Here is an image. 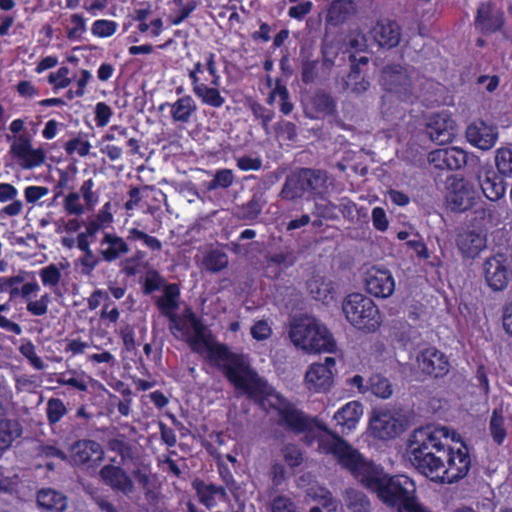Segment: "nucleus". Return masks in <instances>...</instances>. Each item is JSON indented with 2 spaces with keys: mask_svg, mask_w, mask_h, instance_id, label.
Here are the masks:
<instances>
[{
  "mask_svg": "<svg viewBox=\"0 0 512 512\" xmlns=\"http://www.w3.org/2000/svg\"><path fill=\"white\" fill-rule=\"evenodd\" d=\"M504 22V12L495 3H480L474 21L477 30L483 34L494 33L502 29Z\"/></svg>",
  "mask_w": 512,
  "mask_h": 512,
  "instance_id": "f8f14e48",
  "label": "nucleus"
},
{
  "mask_svg": "<svg viewBox=\"0 0 512 512\" xmlns=\"http://www.w3.org/2000/svg\"><path fill=\"white\" fill-rule=\"evenodd\" d=\"M281 452L284 461L289 467H297L302 463V453L297 446L293 444L285 445Z\"/></svg>",
  "mask_w": 512,
  "mask_h": 512,
  "instance_id": "603ef678",
  "label": "nucleus"
},
{
  "mask_svg": "<svg viewBox=\"0 0 512 512\" xmlns=\"http://www.w3.org/2000/svg\"><path fill=\"white\" fill-rule=\"evenodd\" d=\"M467 140L481 150H489L498 139L497 127L488 125L482 120L471 123L466 129Z\"/></svg>",
  "mask_w": 512,
  "mask_h": 512,
  "instance_id": "a211bd4d",
  "label": "nucleus"
},
{
  "mask_svg": "<svg viewBox=\"0 0 512 512\" xmlns=\"http://www.w3.org/2000/svg\"><path fill=\"white\" fill-rule=\"evenodd\" d=\"M353 2L350 0H336L330 5L326 20L332 25L344 22L353 12Z\"/></svg>",
  "mask_w": 512,
  "mask_h": 512,
  "instance_id": "72a5a7b5",
  "label": "nucleus"
},
{
  "mask_svg": "<svg viewBox=\"0 0 512 512\" xmlns=\"http://www.w3.org/2000/svg\"><path fill=\"white\" fill-rule=\"evenodd\" d=\"M368 391L383 399L389 398L393 392L389 380L380 375H374L370 378Z\"/></svg>",
  "mask_w": 512,
  "mask_h": 512,
  "instance_id": "79ce46f5",
  "label": "nucleus"
},
{
  "mask_svg": "<svg viewBox=\"0 0 512 512\" xmlns=\"http://www.w3.org/2000/svg\"><path fill=\"white\" fill-rule=\"evenodd\" d=\"M345 506L351 512H371L372 504L368 496L356 488H347L343 492Z\"/></svg>",
  "mask_w": 512,
  "mask_h": 512,
  "instance_id": "7c9ffc66",
  "label": "nucleus"
},
{
  "mask_svg": "<svg viewBox=\"0 0 512 512\" xmlns=\"http://www.w3.org/2000/svg\"><path fill=\"white\" fill-rule=\"evenodd\" d=\"M267 204L265 192L261 189L253 191L251 198L235 208V216L244 221H252L259 217Z\"/></svg>",
  "mask_w": 512,
  "mask_h": 512,
  "instance_id": "393cba45",
  "label": "nucleus"
},
{
  "mask_svg": "<svg viewBox=\"0 0 512 512\" xmlns=\"http://www.w3.org/2000/svg\"><path fill=\"white\" fill-rule=\"evenodd\" d=\"M330 184L325 170L301 168L287 176L280 195L289 201L302 198L305 194L309 198H323Z\"/></svg>",
  "mask_w": 512,
  "mask_h": 512,
  "instance_id": "20e7f679",
  "label": "nucleus"
},
{
  "mask_svg": "<svg viewBox=\"0 0 512 512\" xmlns=\"http://www.w3.org/2000/svg\"><path fill=\"white\" fill-rule=\"evenodd\" d=\"M94 182L92 179H88L83 182L80 187V192L83 196V199L89 209H92L95 204L98 202V196L95 192H93Z\"/></svg>",
  "mask_w": 512,
  "mask_h": 512,
  "instance_id": "680f3d73",
  "label": "nucleus"
},
{
  "mask_svg": "<svg viewBox=\"0 0 512 512\" xmlns=\"http://www.w3.org/2000/svg\"><path fill=\"white\" fill-rule=\"evenodd\" d=\"M250 110L252 111L255 119L261 121L262 128L264 129L267 135L270 134L269 124L273 120L275 113L273 110L266 108L258 102H252L250 105Z\"/></svg>",
  "mask_w": 512,
  "mask_h": 512,
  "instance_id": "c03bdc74",
  "label": "nucleus"
},
{
  "mask_svg": "<svg viewBox=\"0 0 512 512\" xmlns=\"http://www.w3.org/2000/svg\"><path fill=\"white\" fill-rule=\"evenodd\" d=\"M342 310L347 321L359 330L374 332L382 322L376 304L361 293L346 296L342 302Z\"/></svg>",
  "mask_w": 512,
  "mask_h": 512,
  "instance_id": "39448f33",
  "label": "nucleus"
},
{
  "mask_svg": "<svg viewBox=\"0 0 512 512\" xmlns=\"http://www.w3.org/2000/svg\"><path fill=\"white\" fill-rule=\"evenodd\" d=\"M90 148V143L80 138H74L65 144V150L68 154L77 152L81 157L87 156L89 154Z\"/></svg>",
  "mask_w": 512,
  "mask_h": 512,
  "instance_id": "052dcab7",
  "label": "nucleus"
},
{
  "mask_svg": "<svg viewBox=\"0 0 512 512\" xmlns=\"http://www.w3.org/2000/svg\"><path fill=\"white\" fill-rule=\"evenodd\" d=\"M308 289L311 296L318 301L330 302L333 299V286L321 277H314L308 282Z\"/></svg>",
  "mask_w": 512,
  "mask_h": 512,
  "instance_id": "e433bc0d",
  "label": "nucleus"
},
{
  "mask_svg": "<svg viewBox=\"0 0 512 512\" xmlns=\"http://www.w3.org/2000/svg\"><path fill=\"white\" fill-rule=\"evenodd\" d=\"M179 288L176 284H169L165 287L164 294L157 301V307L161 314L169 320H174L176 310L179 308Z\"/></svg>",
  "mask_w": 512,
  "mask_h": 512,
  "instance_id": "c756f323",
  "label": "nucleus"
},
{
  "mask_svg": "<svg viewBox=\"0 0 512 512\" xmlns=\"http://www.w3.org/2000/svg\"><path fill=\"white\" fill-rule=\"evenodd\" d=\"M117 23L110 20H96L92 25V33L98 37L112 36L117 30Z\"/></svg>",
  "mask_w": 512,
  "mask_h": 512,
  "instance_id": "3c124183",
  "label": "nucleus"
},
{
  "mask_svg": "<svg viewBox=\"0 0 512 512\" xmlns=\"http://www.w3.org/2000/svg\"><path fill=\"white\" fill-rule=\"evenodd\" d=\"M192 487L195 489L199 501L208 509L215 506L216 496H219L222 499L227 497V493L224 487L217 486L212 483H205L200 479H195L192 482Z\"/></svg>",
  "mask_w": 512,
  "mask_h": 512,
  "instance_id": "c85d7f7f",
  "label": "nucleus"
},
{
  "mask_svg": "<svg viewBox=\"0 0 512 512\" xmlns=\"http://www.w3.org/2000/svg\"><path fill=\"white\" fill-rule=\"evenodd\" d=\"M273 94H277L281 99L280 111L288 115L293 110V104L289 101V92L283 85L277 84L273 90Z\"/></svg>",
  "mask_w": 512,
  "mask_h": 512,
  "instance_id": "774afa93",
  "label": "nucleus"
},
{
  "mask_svg": "<svg viewBox=\"0 0 512 512\" xmlns=\"http://www.w3.org/2000/svg\"><path fill=\"white\" fill-rule=\"evenodd\" d=\"M236 164L242 171H257L262 167V160L259 157L244 155L236 159Z\"/></svg>",
  "mask_w": 512,
  "mask_h": 512,
  "instance_id": "e2e57ef3",
  "label": "nucleus"
},
{
  "mask_svg": "<svg viewBox=\"0 0 512 512\" xmlns=\"http://www.w3.org/2000/svg\"><path fill=\"white\" fill-rule=\"evenodd\" d=\"M363 414V406L358 401H351L344 405L334 415V420L338 426L342 427V432L350 431L355 428L360 417Z\"/></svg>",
  "mask_w": 512,
  "mask_h": 512,
  "instance_id": "cd10ccee",
  "label": "nucleus"
},
{
  "mask_svg": "<svg viewBox=\"0 0 512 512\" xmlns=\"http://www.w3.org/2000/svg\"><path fill=\"white\" fill-rule=\"evenodd\" d=\"M193 92L204 105L220 108L225 103V98L218 90V86H208L204 83H200L193 87Z\"/></svg>",
  "mask_w": 512,
  "mask_h": 512,
  "instance_id": "473e14b6",
  "label": "nucleus"
},
{
  "mask_svg": "<svg viewBox=\"0 0 512 512\" xmlns=\"http://www.w3.org/2000/svg\"><path fill=\"white\" fill-rule=\"evenodd\" d=\"M403 430V422L390 411L376 412L370 419L371 434L378 439L395 438Z\"/></svg>",
  "mask_w": 512,
  "mask_h": 512,
  "instance_id": "4468645a",
  "label": "nucleus"
},
{
  "mask_svg": "<svg viewBox=\"0 0 512 512\" xmlns=\"http://www.w3.org/2000/svg\"><path fill=\"white\" fill-rule=\"evenodd\" d=\"M130 252L128 243L115 233L105 232L100 241L98 254L108 263L117 261Z\"/></svg>",
  "mask_w": 512,
  "mask_h": 512,
  "instance_id": "5701e85b",
  "label": "nucleus"
},
{
  "mask_svg": "<svg viewBox=\"0 0 512 512\" xmlns=\"http://www.w3.org/2000/svg\"><path fill=\"white\" fill-rule=\"evenodd\" d=\"M228 264V255L224 251L217 248L208 250L202 259L203 267L211 273L222 271L228 266Z\"/></svg>",
  "mask_w": 512,
  "mask_h": 512,
  "instance_id": "c9c22d12",
  "label": "nucleus"
},
{
  "mask_svg": "<svg viewBox=\"0 0 512 512\" xmlns=\"http://www.w3.org/2000/svg\"><path fill=\"white\" fill-rule=\"evenodd\" d=\"M344 88L351 89L356 95L367 91L370 87L369 81L360 76L359 64H352L350 72L343 80Z\"/></svg>",
  "mask_w": 512,
  "mask_h": 512,
  "instance_id": "58836bf2",
  "label": "nucleus"
},
{
  "mask_svg": "<svg viewBox=\"0 0 512 512\" xmlns=\"http://www.w3.org/2000/svg\"><path fill=\"white\" fill-rule=\"evenodd\" d=\"M381 84L385 90L394 93L402 101H413L419 97L414 73L400 65H389L382 70Z\"/></svg>",
  "mask_w": 512,
  "mask_h": 512,
  "instance_id": "423d86ee",
  "label": "nucleus"
},
{
  "mask_svg": "<svg viewBox=\"0 0 512 512\" xmlns=\"http://www.w3.org/2000/svg\"><path fill=\"white\" fill-rule=\"evenodd\" d=\"M7 310H9V304H0V328L15 335H20L22 333L21 326L3 315V312Z\"/></svg>",
  "mask_w": 512,
  "mask_h": 512,
  "instance_id": "0e129e2a",
  "label": "nucleus"
},
{
  "mask_svg": "<svg viewBox=\"0 0 512 512\" xmlns=\"http://www.w3.org/2000/svg\"><path fill=\"white\" fill-rule=\"evenodd\" d=\"M289 337L295 346L307 352L332 353L336 350L332 334L310 316L295 318L290 324Z\"/></svg>",
  "mask_w": 512,
  "mask_h": 512,
  "instance_id": "7ed1b4c3",
  "label": "nucleus"
},
{
  "mask_svg": "<svg viewBox=\"0 0 512 512\" xmlns=\"http://www.w3.org/2000/svg\"><path fill=\"white\" fill-rule=\"evenodd\" d=\"M10 154L18 165L25 170L41 166L46 160V152L42 148L34 149L29 136L14 137L10 146Z\"/></svg>",
  "mask_w": 512,
  "mask_h": 512,
  "instance_id": "1a4fd4ad",
  "label": "nucleus"
},
{
  "mask_svg": "<svg viewBox=\"0 0 512 512\" xmlns=\"http://www.w3.org/2000/svg\"><path fill=\"white\" fill-rule=\"evenodd\" d=\"M489 432L493 441L497 445H501L504 442L507 436V429L505 426V417L502 407L495 408L492 411L489 421Z\"/></svg>",
  "mask_w": 512,
  "mask_h": 512,
  "instance_id": "f704fd0d",
  "label": "nucleus"
},
{
  "mask_svg": "<svg viewBox=\"0 0 512 512\" xmlns=\"http://www.w3.org/2000/svg\"><path fill=\"white\" fill-rule=\"evenodd\" d=\"M99 475L106 485L124 495H129L135 490L131 477L120 466L104 465L100 469Z\"/></svg>",
  "mask_w": 512,
  "mask_h": 512,
  "instance_id": "412c9836",
  "label": "nucleus"
},
{
  "mask_svg": "<svg viewBox=\"0 0 512 512\" xmlns=\"http://www.w3.org/2000/svg\"><path fill=\"white\" fill-rule=\"evenodd\" d=\"M271 512H296L295 503L286 495H277L270 502Z\"/></svg>",
  "mask_w": 512,
  "mask_h": 512,
  "instance_id": "5fc2aeb1",
  "label": "nucleus"
},
{
  "mask_svg": "<svg viewBox=\"0 0 512 512\" xmlns=\"http://www.w3.org/2000/svg\"><path fill=\"white\" fill-rule=\"evenodd\" d=\"M495 164L498 172L506 177H512V150L500 148L496 152Z\"/></svg>",
  "mask_w": 512,
  "mask_h": 512,
  "instance_id": "37998d69",
  "label": "nucleus"
},
{
  "mask_svg": "<svg viewBox=\"0 0 512 512\" xmlns=\"http://www.w3.org/2000/svg\"><path fill=\"white\" fill-rule=\"evenodd\" d=\"M20 352L22 353V355L24 357H26L29 362L31 363V365L36 368L37 370H42L44 369L45 365H44V362L42 361V359L36 354V351H35V346L31 343V342H28L26 344H23L21 347H20Z\"/></svg>",
  "mask_w": 512,
  "mask_h": 512,
  "instance_id": "bf43d9fd",
  "label": "nucleus"
},
{
  "mask_svg": "<svg viewBox=\"0 0 512 512\" xmlns=\"http://www.w3.org/2000/svg\"><path fill=\"white\" fill-rule=\"evenodd\" d=\"M44 286L55 288L61 280V271L55 264H50L39 271Z\"/></svg>",
  "mask_w": 512,
  "mask_h": 512,
  "instance_id": "49530a36",
  "label": "nucleus"
},
{
  "mask_svg": "<svg viewBox=\"0 0 512 512\" xmlns=\"http://www.w3.org/2000/svg\"><path fill=\"white\" fill-rule=\"evenodd\" d=\"M266 261L281 267L283 270L294 265L296 257L292 252H280L265 256Z\"/></svg>",
  "mask_w": 512,
  "mask_h": 512,
  "instance_id": "864d4df0",
  "label": "nucleus"
},
{
  "mask_svg": "<svg viewBox=\"0 0 512 512\" xmlns=\"http://www.w3.org/2000/svg\"><path fill=\"white\" fill-rule=\"evenodd\" d=\"M429 159L438 169L458 170L467 163L468 154L461 148L449 147L431 152Z\"/></svg>",
  "mask_w": 512,
  "mask_h": 512,
  "instance_id": "aec40b11",
  "label": "nucleus"
},
{
  "mask_svg": "<svg viewBox=\"0 0 512 512\" xmlns=\"http://www.w3.org/2000/svg\"><path fill=\"white\" fill-rule=\"evenodd\" d=\"M37 504L47 511L65 512L68 508V499L59 491L52 488H44L37 493Z\"/></svg>",
  "mask_w": 512,
  "mask_h": 512,
  "instance_id": "bb28decb",
  "label": "nucleus"
},
{
  "mask_svg": "<svg viewBox=\"0 0 512 512\" xmlns=\"http://www.w3.org/2000/svg\"><path fill=\"white\" fill-rule=\"evenodd\" d=\"M315 500L319 501L323 507L327 508L329 511H335L337 508V501L334 499L332 493L324 488L318 487L314 494Z\"/></svg>",
  "mask_w": 512,
  "mask_h": 512,
  "instance_id": "13d9d810",
  "label": "nucleus"
},
{
  "mask_svg": "<svg viewBox=\"0 0 512 512\" xmlns=\"http://www.w3.org/2000/svg\"><path fill=\"white\" fill-rule=\"evenodd\" d=\"M504 255L488 257L483 263V273L487 285L494 291H502L509 283V271Z\"/></svg>",
  "mask_w": 512,
  "mask_h": 512,
  "instance_id": "ddd939ff",
  "label": "nucleus"
},
{
  "mask_svg": "<svg viewBox=\"0 0 512 512\" xmlns=\"http://www.w3.org/2000/svg\"><path fill=\"white\" fill-rule=\"evenodd\" d=\"M69 68L61 67L55 73H50L48 80L51 84H55L57 88H66L70 85L71 79L68 77Z\"/></svg>",
  "mask_w": 512,
  "mask_h": 512,
  "instance_id": "69168bd1",
  "label": "nucleus"
},
{
  "mask_svg": "<svg viewBox=\"0 0 512 512\" xmlns=\"http://www.w3.org/2000/svg\"><path fill=\"white\" fill-rule=\"evenodd\" d=\"M477 198L473 184L464 179H455L448 188L446 201L453 211L463 212L472 208Z\"/></svg>",
  "mask_w": 512,
  "mask_h": 512,
  "instance_id": "9b49d317",
  "label": "nucleus"
},
{
  "mask_svg": "<svg viewBox=\"0 0 512 512\" xmlns=\"http://www.w3.org/2000/svg\"><path fill=\"white\" fill-rule=\"evenodd\" d=\"M312 214L316 218H323L326 220L338 219V214L336 212V205L330 201L316 202L314 205Z\"/></svg>",
  "mask_w": 512,
  "mask_h": 512,
  "instance_id": "09e8293b",
  "label": "nucleus"
},
{
  "mask_svg": "<svg viewBox=\"0 0 512 512\" xmlns=\"http://www.w3.org/2000/svg\"><path fill=\"white\" fill-rule=\"evenodd\" d=\"M103 457L104 450L97 441L82 439L77 440L70 446L68 460L75 466H83L92 461L100 462Z\"/></svg>",
  "mask_w": 512,
  "mask_h": 512,
  "instance_id": "dca6fc26",
  "label": "nucleus"
},
{
  "mask_svg": "<svg viewBox=\"0 0 512 512\" xmlns=\"http://www.w3.org/2000/svg\"><path fill=\"white\" fill-rule=\"evenodd\" d=\"M366 291L377 298H389L395 290V279L386 268L373 266L363 276Z\"/></svg>",
  "mask_w": 512,
  "mask_h": 512,
  "instance_id": "9d476101",
  "label": "nucleus"
},
{
  "mask_svg": "<svg viewBox=\"0 0 512 512\" xmlns=\"http://www.w3.org/2000/svg\"><path fill=\"white\" fill-rule=\"evenodd\" d=\"M478 184L490 201H498L505 195L504 180L495 171L488 167H481L477 172Z\"/></svg>",
  "mask_w": 512,
  "mask_h": 512,
  "instance_id": "4be33fe9",
  "label": "nucleus"
},
{
  "mask_svg": "<svg viewBox=\"0 0 512 512\" xmlns=\"http://www.w3.org/2000/svg\"><path fill=\"white\" fill-rule=\"evenodd\" d=\"M456 242L464 256L475 257L486 248V233L483 230L466 229L458 234Z\"/></svg>",
  "mask_w": 512,
  "mask_h": 512,
  "instance_id": "b1692460",
  "label": "nucleus"
},
{
  "mask_svg": "<svg viewBox=\"0 0 512 512\" xmlns=\"http://www.w3.org/2000/svg\"><path fill=\"white\" fill-rule=\"evenodd\" d=\"M475 214L485 226L495 227L501 222V215L494 206L481 207L475 211Z\"/></svg>",
  "mask_w": 512,
  "mask_h": 512,
  "instance_id": "de8ad7c7",
  "label": "nucleus"
},
{
  "mask_svg": "<svg viewBox=\"0 0 512 512\" xmlns=\"http://www.w3.org/2000/svg\"><path fill=\"white\" fill-rule=\"evenodd\" d=\"M274 130L277 135L283 136L285 139L292 141L296 138V125L289 121H280L275 124Z\"/></svg>",
  "mask_w": 512,
  "mask_h": 512,
  "instance_id": "338daca9",
  "label": "nucleus"
},
{
  "mask_svg": "<svg viewBox=\"0 0 512 512\" xmlns=\"http://www.w3.org/2000/svg\"><path fill=\"white\" fill-rule=\"evenodd\" d=\"M418 368L425 374L442 377L449 372L450 363L444 353L436 348H427L417 355Z\"/></svg>",
  "mask_w": 512,
  "mask_h": 512,
  "instance_id": "f3484780",
  "label": "nucleus"
},
{
  "mask_svg": "<svg viewBox=\"0 0 512 512\" xmlns=\"http://www.w3.org/2000/svg\"><path fill=\"white\" fill-rule=\"evenodd\" d=\"M186 318L193 330V335L187 339L191 349L218 365L236 389L255 397L263 383L247 357L231 352L223 344L212 343L210 331L193 312L189 311Z\"/></svg>",
  "mask_w": 512,
  "mask_h": 512,
  "instance_id": "f03ea898",
  "label": "nucleus"
},
{
  "mask_svg": "<svg viewBox=\"0 0 512 512\" xmlns=\"http://www.w3.org/2000/svg\"><path fill=\"white\" fill-rule=\"evenodd\" d=\"M370 34L379 47L387 49L398 46L401 40L399 24L389 19L377 21L370 30Z\"/></svg>",
  "mask_w": 512,
  "mask_h": 512,
  "instance_id": "6ab92c4d",
  "label": "nucleus"
},
{
  "mask_svg": "<svg viewBox=\"0 0 512 512\" xmlns=\"http://www.w3.org/2000/svg\"><path fill=\"white\" fill-rule=\"evenodd\" d=\"M49 303L50 296L46 293L42 295L39 300L29 301L27 303L26 309L33 316H42L47 313Z\"/></svg>",
  "mask_w": 512,
  "mask_h": 512,
  "instance_id": "4d7b16f0",
  "label": "nucleus"
},
{
  "mask_svg": "<svg viewBox=\"0 0 512 512\" xmlns=\"http://www.w3.org/2000/svg\"><path fill=\"white\" fill-rule=\"evenodd\" d=\"M267 401L269 406L277 411L282 425L298 433L309 429L307 417L280 394H269Z\"/></svg>",
  "mask_w": 512,
  "mask_h": 512,
  "instance_id": "0eeeda50",
  "label": "nucleus"
},
{
  "mask_svg": "<svg viewBox=\"0 0 512 512\" xmlns=\"http://www.w3.org/2000/svg\"><path fill=\"white\" fill-rule=\"evenodd\" d=\"M450 431L445 426L420 427L409 438L410 460L415 468L433 481L453 483L464 478L471 466L468 448L456 451L448 445Z\"/></svg>",
  "mask_w": 512,
  "mask_h": 512,
  "instance_id": "f257e3e1",
  "label": "nucleus"
},
{
  "mask_svg": "<svg viewBox=\"0 0 512 512\" xmlns=\"http://www.w3.org/2000/svg\"><path fill=\"white\" fill-rule=\"evenodd\" d=\"M313 108L321 115H330L335 108L333 98L324 92L317 93L312 99Z\"/></svg>",
  "mask_w": 512,
  "mask_h": 512,
  "instance_id": "a18cd8bd",
  "label": "nucleus"
},
{
  "mask_svg": "<svg viewBox=\"0 0 512 512\" xmlns=\"http://www.w3.org/2000/svg\"><path fill=\"white\" fill-rule=\"evenodd\" d=\"M426 132L433 142L444 145L452 142L457 134V127L449 115L441 113L433 115L429 119Z\"/></svg>",
  "mask_w": 512,
  "mask_h": 512,
  "instance_id": "2eb2a0df",
  "label": "nucleus"
},
{
  "mask_svg": "<svg viewBox=\"0 0 512 512\" xmlns=\"http://www.w3.org/2000/svg\"><path fill=\"white\" fill-rule=\"evenodd\" d=\"M234 180L235 176L231 169L217 170L213 179L207 184V190L227 189L233 185Z\"/></svg>",
  "mask_w": 512,
  "mask_h": 512,
  "instance_id": "a19ab883",
  "label": "nucleus"
},
{
  "mask_svg": "<svg viewBox=\"0 0 512 512\" xmlns=\"http://www.w3.org/2000/svg\"><path fill=\"white\" fill-rule=\"evenodd\" d=\"M67 413L64 402L59 398H50L46 405V416L50 426L57 424Z\"/></svg>",
  "mask_w": 512,
  "mask_h": 512,
  "instance_id": "ea45409f",
  "label": "nucleus"
},
{
  "mask_svg": "<svg viewBox=\"0 0 512 512\" xmlns=\"http://www.w3.org/2000/svg\"><path fill=\"white\" fill-rule=\"evenodd\" d=\"M108 448L121 457V463L136 458V448L126 440L124 435H118L108 441Z\"/></svg>",
  "mask_w": 512,
  "mask_h": 512,
  "instance_id": "4c0bfd02",
  "label": "nucleus"
},
{
  "mask_svg": "<svg viewBox=\"0 0 512 512\" xmlns=\"http://www.w3.org/2000/svg\"><path fill=\"white\" fill-rule=\"evenodd\" d=\"M83 253L84 255L79 259L81 273L90 276L93 270L99 265L102 258L99 254L96 255L92 250Z\"/></svg>",
  "mask_w": 512,
  "mask_h": 512,
  "instance_id": "8fccbe9b",
  "label": "nucleus"
},
{
  "mask_svg": "<svg viewBox=\"0 0 512 512\" xmlns=\"http://www.w3.org/2000/svg\"><path fill=\"white\" fill-rule=\"evenodd\" d=\"M166 107L170 108V114L174 122L187 124L190 122L192 115L197 110V105L190 95H185L174 103H163L159 109L163 111Z\"/></svg>",
  "mask_w": 512,
  "mask_h": 512,
  "instance_id": "a878e982",
  "label": "nucleus"
},
{
  "mask_svg": "<svg viewBox=\"0 0 512 512\" xmlns=\"http://www.w3.org/2000/svg\"><path fill=\"white\" fill-rule=\"evenodd\" d=\"M336 360L326 357L323 363H313L305 374L307 388L315 393L328 392L334 383L336 374Z\"/></svg>",
  "mask_w": 512,
  "mask_h": 512,
  "instance_id": "6e6552de",
  "label": "nucleus"
},
{
  "mask_svg": "<svg viewBox=\"0 0 512 512\" xmlns=\"http://www.w3.org/2000/svg\"><path fill=\"white\" fill-rule=\"evenodd\" d=\"M22 426L16 419H0V450L8 449L22 435Z\"/></svg>",
  "mask_w": 512,
  "mask_h": 512,
  "instance_id": "2f4dec72",
  "label": "nucleus"
},
{
  "mask_svg": "<svg viewBox=\"0 0 512 512\" xmlns=\"http://www.w3.org/2000/svg\"><path fill=\"white\" fill-rule=\"evenodd\" d=\"M64 209L70 215H82L85 211L80 203V195L77 192L69 193L64 200Z\"/></svg>",
  "mask_w": 512,
  "mask_h": 512,
  "instance_id": "6e6d98bb",
  "label": "nucleus"
}]
</instances>
